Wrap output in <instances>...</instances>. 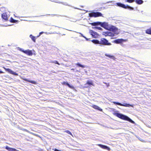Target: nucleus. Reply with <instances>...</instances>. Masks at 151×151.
Listing matches in <instances>:
<instances>
[{
	"mask_svg": "<svg viewBox=\"0 0 151 151\" xmlns=\"http://www.w3.org/2000/svg\"><path fill=\"white\" fill-rule=\"evenodd\" d=\"M52 150H54V151H62L61 150H59L56 148H55L54 149L53 148Z\"/></svg>",
	"mask_w": 151,
	"mask_h": 151,
	"instance_id": "473e14b6",
	"label": "nucleus"
},
{
	"mask_svg": "<svg viewBox=\"0 0 151 151\" xmlns=\"http://www.w3.org/2000/svg\"><path fill=\"white\" fill-rule=\"evenodd\" d=\"M92 28L94 29H98V30H102V29L101 27H98V26H96V27H92Z\"/></svg>",
	"mask_w": 151,
	"mask_h": 151,
	"instance_id": "412c9836",
	"label": "nucleus"
},
{
	"mask_svg": "<svg viewBox=\"0 0 151 151\" xmlns=\"http://www.w3.org/2000/svg\"><path fill=\"white\" fill-rule=\"evenodd\" d=\"M84 38L86 39V41H90V39L89 38H86V37H84Z\"/></svg>",
	"mask_w": 151,
	"mask_h": 151,
	"instance_id": "4c0bfd02",
	"label": "nucleus"
},
{
	"mask_svg": "<svg viewBox=\"0 0 151 151\" xmlns=\"http://www.w3.org/2000/svg\"><path fill=\"white\" fill-rule=\"evenodd\" d=\"M95 44L99 45L100 46L104 45H111V44L110 42H109L108 41L104 38H101L100 41L96 39H93L91 41Z\"/></svg>",
	"mask_w": 151,
	"mask_h": 151,
	"instance_id": "f257e3e1",
	"label": "nucleus"
},
{
	"mask_svg": "<svg viewBox=\"0 0 151 151\" xmlns=\"http://www.w3.org/2000/svg\"><path fill=\"white\" fill-rule=\"evenodd\" d=\"M5 149L9 151H19L15 148L9 147L7 146L5 147Z\"/></svg>",
	"mask_w": 151,
	"mask_h": 151,
	"instance_id": "dca6fc26",
	"label": "nucleus"
},
{
	"mask_svg": "<svg viewBox=\"0 0 151 151\" xmlns=\"http://www.w3.org/2000/svg\"><path fill=\"white\" fill-rule=\"evenodd\" d=\"M10 21L12 23H16L17 22V21L14 19L12 17L10 19Z\"/></svg>",
	"mask_w": 151,
	"mask_h": 151,
	"instance_id": "4be33fe9",
	"label": "nucleus"
},
{
	"mask_svg": "<svg viewBox=\"0 0 151 151\" xmlns=\"http://www.w3.org/2000/svg\"><path fill=\"white\" fill-rule=\"evenodd\" d=\"M135 0H126V1L129 3H132Z\"/></svg>",
	"mask_w": 151,
	"mask_h": 151,
	"instance_id": "c756f323",
	"label": "nucleus"
},
{
	"mask_svg": "<svg viewBox=\"0 0 151 151\" xmlns=\"http://www.w3.org/2000/svg\"><path fill=\"white\" fill-rule=\"evenodd\" d=\"M76 66L80 67H81L82 68H83L86 67V66L84 65H82L79 63H77L76 64Z\"/></svg>",
	"mask_w": 151,
	"mask_h": 151,
	"instance_id": "a211bd4d",
	"label": "nucleus"
},
{
	"mask_svg": "<svg viewBox=\"0 0 151 151\" xmlns=\"http://www.w3.org/2000/svg\"><path fill=\"white\" fill-rule=\"evenodd\" d=\"M141 141V142H143V141H144V140L142 139H141V138H140V137H139V138H138Z\"/></svg>",
	"mask_w": 151,
	"mask_h": 151,
	"instance_id": "c9c22d12",
	"label": "nucleus"
},
{
	"mask_svg": "<svg viewBox=\"0 0 151 151\" xmlns=\"http://www.w3.org/2000/svg\"><path fill=\"white\" fill-rule=\"evenodd\" d=\"M92 107L93 108L96 109L100 111H102V109L100 107H99V106L96 105H93L92 106Z\"/></svg>",
	"mask_w": 151,
	"mask_h": 151,
	"instance_id": "f3484780",
	"label": "nucleus"
},
{
	"mask_svg": "<svg viewBox=\"0 0 151 151\" xmlns=\"http://www.w3.org/2000/svg\"><path fill=\"white\" fill-rule=\"evenodd\" d=\"M65 132L67 133L68 134L71 135H72V133L71 132L68 130H67L65 131Z\"/></svg>",
	"mask_w": 151,
	"mask_h": 151,
	"instance_id": "c85d7f7f",
	"label": "nucleus"
},
{
	"mask_svg": "<svg viewBox=\"0 0 151 151\" xmlns=\"http://www.w3.org/2000/svg\"><path fill=\"white\" fill-rule=\"evenodd\" d=\"M76 71L79 72V71H78V70H76Z\"/></svg>",
	"mask_w": 151,
	"mask_h": 151,
	"instance_id": "de8ad7c7",
	"label": "nucleus"
},
{
	"mask_svg": "<svg viewBox=\"0 0 151 151\" xmlns=\"http://www.w3.org/2000/svg\"><path fill=\"white\" fill-rule=\"evenodd\" d=\"M57 15V17H60V16H62V17L63 16V17H66L68 18H70V17H67V16H61V15Z\"/></svg>",
	"mask_w": 151,
	"mask_h": 151,
	"instance_id": "f704fd0d",
	"label": "nucleus"
},
{
	"mask_svg": "<svg viewBox=\"0 0 151 151\" xmlns=\"http://www.w3.org/2000/svg\"><path fill=\"white\" fill-rule=\"evenodd\" d=\"M98 22H92L91 23V24L93 26H96L98 25H99Z\"/></svg>",
	"mask_w": 151,
	"mask_h": 151,
	"instance_id": "a878e982",
	"label": "nucleus"
},
{
	"mask_svg": "<svg viewBox=\"0 0 151 151\" xmlns=\"http://www.w3.org/2000/svg\"><path fill=\"white\" fill-rule=\"evenodd\" d=\"M4 73V72L2 71L1 70H0V74Z\"/></svg>",
	"mask_w": 151,
	"mask_h": 151,
	"instance_id": "58836bf2",
	"label": "nucleus"
},
{
	"mask_svg": "<svg viewBox=\"0 0 151 151\" xmlns=\"http://www.w3.org/2000/svg\"><path fill=\"white\" fill-rule=\"evenodd\" d=\"M20 50L27 55L30 56L32 55V53L31 50H24L21 49Z\"/></svg>",
	"mask_w": 151,
	"mask_h": 151,
	"instance_id": "9b49d317",
	"label": "nucleus"
},
{
	"mask_svg": "<svg viewBox=\"0 0 151 151\" xmlns=\"http://www.w3.org/2000/svg\"><path fill=\"white\" fill-rule=\"evenodd\" d=\"M97 11H101L100 8L99 9L97 10Z\"/></svg>",
	"mask_w": 151,
	"mask_h": 151,
	"instance_id": "a19ab883",
	"label": "nucleus"
},
{
	"mask_svg": "<svg viewBox=\"0 0 151 151\" xmlns=\"http://www.w3.org/2000/svg\"><path fill=\"white\" fill-rule=\"evenodd\" d=\"M63 84L68 86L70 88L74 90L75 91H76L74 87L73 86L70 85L67 82L64 81L63 82Z\"/></svg>",
	"mask_w": 151,
	"mask_h": 151,
	"instance_id": "f8f14e48",
	"label": "nucleus"
},
{
	"mask_svg": "<svg viewBox=\"0 0 151 151\" xmlns=\"http://www.w3.org/2000/svg\"><path fill=\"white\" fill-rule=\"evenodd\" d=\"M79 34H80L81 35V36L82 37H83L84 38L85 36L82 34L81 33H79Z\"/></svg>",
	"mask_w": 151,
	"mask_h": 151,
	"instance_id": "e433bc0d",
	"label": "nucleus"
},
{
	"mask_svg": "<svg viewBox=\"0 0 151 151\" xmlns=\"http://www.w3.org/2000/svg\"><path fill=\"white\" fill-rule=\"evenodd\" d=\"M135 1L137 4H142L143 2L142 0H135Z\"/></svg>",
	"mask_w": 151,
	"mask_h": 151,
	"instance_id": "aec40b11",
	"label": "nucleus"
},
{
	"mask_svg": "<svg viewBox=\"0 0 151 151\" xmlns=\"http://www.w3.org/2000/svg\"><path fill=\"white\" fill-rule=\"evenodd\" d=\"M53 63L56 64H58V65H60V64L58 62V61H54L53 62Z\"/></svg>",
	"mask_w": 151,
	"mask_h": 151,
	"instance_id": "2f4dec72",
	"label": "nucleus"
},
{
	"mask_svg": "<svg viewBox=\"0 0 151 151\" xmlns=\"http://www.w3.org/2000/svg\"><path fill=\"white\" fill-rule=\"evenodd\" d=\"M116 4L118 6L121 7L125 9H128L130 10H133L134 9L133 7L128 5H126L125 4L121 3H116Z\"/></svg>",
	"mask_w": 151,
	"mask_h": 151,
	"instance_id": "7ed1b4c3",
	"label": "nucleus"
},
{
	"mask_svg": "<svg viewBox=\"0 0 151 151\" xmlns=\"http://www.w3.org/2000/svg\"><path fill=\"white\" fill-rule=\"evenodd\" d=\"M124 41V40L122 39H117L114 41V42L116 44H120L122 43Z\"/></svg>",
	"mask_w": 151,
	"mask_h": 151,
	"instance_id": "2eb2a0df",
	"label": "nucleus"
},
{
	"mask_svg": "<svg viewBox=\"0 0 151 151\" xmlns=\"http://www.w3.org/2000/svg\"><path fill=\"white\" fill-rule=\"evenodd\" d=\"M23 80L26 81H27V82L30 83L32 84H35L36 83V81H35L29 80L27 79H26V78L24 79Z\"/></svg>",
	"mask_w": 151,
	"mask_h": 151,
	"instance_id": "6ab92c4d",
	"label": "nucleus"
},
{
	"mask_svg": "<svg viewBox=\"0 0 151 151\" xmlns=\"http://www.w3.org/2000/svg\"><path fill=\"white\" fill-rule=\"evenodd\" d=\"M112 103H113L116 105H118L127 107H130V106L133 107V104H129L124 103H121L120 102L114 101L112 102Z\"/></svg>",
	"mask_w": 151,
	"mask_h": 151,
	"instance_id": "20e7f679",
	"label": "nucleus"
},
{
	"mask_svg": "<svg viewBox=\"0 0 151 151\" xmlns=\"http://www.w3.org/2000/svg\"><path fill=\"white\" fill-rule=\"evenodd\" d=\"M56 33V32H40V33L39 34V35H38V37L43 34H45L46 35H48L51 34H55Z\"/></svg>",
	"mask_w": 151,
	"mask_h": 151,
	"instance_id": "ddd939ff",
	"label": "nucleus"
},
{
	"mask_svg": "<svg viewBox=\"0 0 151 151\" xmlns=\"http://www.w3.org/2000/svg\"><path fill=\"white\" fill-rule=\"evenodd\" d=\"M108 35L109 36H114V34H111V33H109V34H108Z\"/></svg>",
	"mask_w": 151,
	"mask_h": 151,
	"instance_id": "72a5a7b5",
	"label": "nucleus"
},
{
	"mask_svg": "<svg viewBox=\"0 0 151 151\" xmlns=\"http://www.w3.org/2000/svg\"><path fill=\"white\" fill-rule=\"evenodd\" d=\"M86 83L90 86L91 85H93V83L92 82L89 81H87Z\"/></svg>",
	"mask_w": 151,
	"mask_h": 151,
	"instance_id": "bb28decb",
	"label": "nucleus"
},
{
	"mask_svg": "<svg viewBox=\"0 0 151 151\" xmlns=\"http://www.w3.org/2000/svg\"><path fill=\"white\" fill-rule=\"evenodd\" d=\"M89 33L94 38H96L98 37L99 36V35L96 32L94 31L90 30L89 31Z\"/></svg>",
	"mask_w": 151,
	"mask_h": 151,
	"instance_id": "423d86ee",
	"label": "nucleus"
},
{
	"mask_svg": "<svg viewBox=\"0 0 151 151\" xmlns=\"http://www.w3.org/2000/svg\"><path fill=\"white\" fill-rule=\"evenodd\" d=\"M38 137H40V138L42 140V138L40 137L39 135L38 136Z\"/></svg>",
	"mask_w": 151,
	"mask_h": 151,
	"instance_id": "ea45409f",
	"label": "nucleus"
},
{
	"mask_svg": "<svg viewBox=\"0 0 151 151\" xmlns=\"http://www.w3.org/2000/svg\"><path fill=\"white\" fill-rule=\"evenodd\" d=\"M105 55L106 56V57H108L111 58L113 59L114 58V57L113 56L109 54H105Z\"/></svg>",
	"mask_w": 151,
	"mask_h": 151,
	"instance_id": "393cba45",
	"label": "nucleus"
},
{
	"mask_svg": "<svg viewBox=\"0 0 151 151\" xmlns=\"http://www.w3.org/2000/svg\"><path fill=\"white\" fill-rule=\"evenodd\" d=\"M71 70H74V69L73 68H72L71 69Z\"/></svg>",
	"mask_w": 151,
	"mask_h": 151,
	"instance_id": "49530a36",
	"label": "nucleus"
},
{
	"mask_svg": "<svg viewBox=\"0 0 151 151\" xmlns=\"http://www.w3.org/2000/svg\"><path fill=\"white\" fill-rule=\"evenodd\" d=\"M143 12V11H141V12L142 13Z\"/></svg>",
	"mask_w": 151,
	"mask_h": 151,
	"instance_id": "a18cd8bd",
	"label": "nucleus"
},
{
	"mask_svg": "<svg viewBox=\"0 0 151 151\" xmlns=\"http://www.w3.org/2000/svg\"><path fill=\"white\" fill-rule=\"evenodd\" d=\"M112 2V1H109V2H107V3H110V2Z\"/></svg>",
	"mask_w": 151,
	"mask_h": 151,
	"instance_id": "37998d69",
	"label": "nucleus"
},
{
	"mask_svg": "<svg viewBox=\"0 0 151 151\" xmlns=\"http://www.w3.org/2000/svg\"><path fill=\"white\" fill-rule=\"evenodd\" d=\"M97 145L102 149L107 150L108 151L110 150V148L107 146L101 144H98Z\"/></svg>",
	"mask_w": 151,
	"mask_h": 151,
	"instance_id": "9d476101",
	"label": "nucleus"
},
{
	"mask_svg": "<svg viewBox=\"0 0 151 151\" xmlns=\"http://www.w3.org/2000/svg\"><path fill=\"white\" fill-rule=\"evenodd\" d=\"M99 25H100L101 26L103 27L105 29H108L109 27V26L107 23L105 22H98Z\"/></svg>",
	"mask_w": 151,
	"mask_h": 151,
	"instance_id": "39448f33",
	"label": "nucleus"
},
{
	"mask_svg": "<svg viewBox=\"0 0 151 151\" xmlns=\"http://www.w3.org/2000/svg\"><path fill=\"white\" fill-rule=\"evenodd\" d=\"M55 14H52L51 15H52V16H54L55 15Z\"/></svg>",
	"mask_w": 151,
	"mask_h": 151,
	"instance_id": "c03bdc74",
	"label": "nucleus"
},
{
	"mask_svg": "<svg viewBox=\"0 0 151 151\" xmlns=\"http://www.w3.org/2000/svg\"><path fill=\"white\" fill-rule=\"evenodd\" d=\"M146 33L148 34L151 35V28L146 30Z\"/></svg>",
	"mask_w": 151,
	"mask_h": 151,
	"instance_id": "5701e85b",
	"label": "nucleus"
},
{
	"mask_svg": "<svg viewBox=\"0 0 151 151\" xmlns=\"http://www.w3.org/2000/svg\"><path fill=\"white\" fill-rule=\"evenodd\" d=\"M75 8V9H80V10H81V9H78V8H75H75Z\"/></svg>",
	"mask_w": 151,
	"mask_h": 151,
	"instance_id": "79ce46f5",
	"label": "nucleus"
},
{
	"mask_svg": "<svg viewBox=\"0 0 151 151\" xmlns=\"http://www.w3.org/2000/svg\"><path fill=\"white\" fill-rule=\"evenodd\" d=\"M52 42L51 41H48L46 42V44H47L48 45H50L51 44H52Z\"/></svg>",
	"mask_w": 151,
	"mask_h": 151,
	"instance_id": "7c9ffc66",
	"label": "nucleus"
},
{
	"mask_svg": "<svg viewBox=\"0 0 151 151\" xmlns=\"http://www.w3.org/2000/svg\"><path fill=\"white\" fill-rule=\"evenodd\" d=\"M89 16L90 17H94V12H92L91 13H89Z\"/></svg>",
	"mask_w": 151,
	"mask_h": 151,
	"instance_id": "cd10ccee",
	"label": "nucleus"
},
{
	"mask_svg": "<svg viewBox=\"0 0 151 151\" xmlns=\"http://www.w3.org/2000/svg\"><path fill=\"white\" fill-rule=\"evenodd\" d=\"M9 16L7 15L6 13H4L1 14V18L2 20L5 21H8Z\"/></svg>",
	"mask_w": 151,
	"mask_h": 151,
	"instance_id": "6e6552de",
	"label": "nucleus"
},
{
	"mask_svg": "<svg viewBox=\"0 0 151 151\" xmlns=\"http://www.w3.org/2000/svg\"><path fill=\"white\" fill-rule=\"evenodd\" d=\"M30 37L34 42H35L36 38L35 37L33 36L32 35H30Z\"/></svg>",
	"mask_w": 151,
	"mask_h": 151,
	"instance_id": "b1692460",
	"label": "nucleus"
},
{
	"mask_svg": "<svg viewBox=\"0 0 151 151\" xmlns=\"http://www.w3.org/2000/svg\"><path fill=\"white\" fill-rule=\"evenodd\" d=\"M94 12V17H103L102 14L100 12Z\"/></svg>",
	"mask_w": 151,
	"mask_h": 151,
	"instance_id": "4468645a",
	"label": "nucleus"
},
{
	"mask_svg": "<svg viewBox=\"0 0 151 151\" xmlns=\"http://www.w3.org/2000/svg\"><path fill=\"white\" fill-rule=\"evenodd\" d=\"M109 28L116 35L118 34V33L117 32L118 29L115 27L111 25L110 27H109Z\"/></svg>",
	"mask_w": 151,
	"mask_h": 151,
	"instance_id": "0eeeda50",
	"label": "nucleus"
},
{
	"mask_svg": "<svg viewBox=\"0 0 151 151\" xmlns=\"http://www.w3.org/2000/svg\"><path fill=\"white\" fill-rule=\"evenodd\" d=\"M113 114L117 117L124 120L128 121L132 124L135 123L134 121L127 116L124 115L120 113L118 111L114 112Z\"/></svg>",
	"mask_w": 151,
	"mask_h": 151,
	"instance_id": "f03ea898",
	"label": "nucleus"
},
{
	"mask_svg": "<svg viewBox=\"0 0 151 151\" xmlns=\"http://www.w3.org/2000/svg\"><path fill=\"white\" fill-rule=\"evenodd\" d=\"M3 68L6 71H8L12 74L14 75L15 76L18 75V74L17 73H16V72H14L12 70H11L9 68H6L4 67H3Z\"/></svg>",
	"mask_w": 151,
	"mask_h": 151,
	"instance_id": "1a4fd4ad",
	"label": "nucleus"
}]
</instances>
